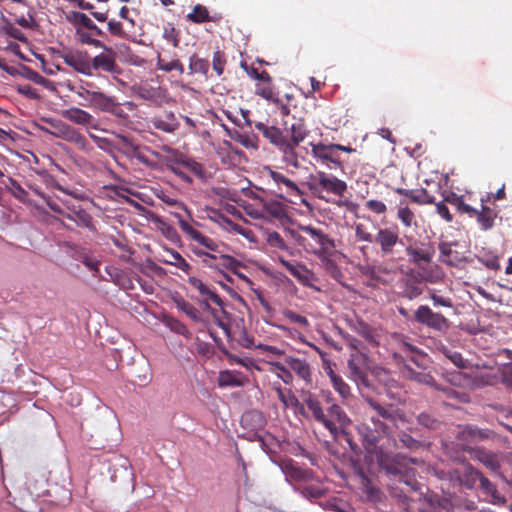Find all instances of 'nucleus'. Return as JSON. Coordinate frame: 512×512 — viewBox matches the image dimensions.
<instances>
[{
    "mask_svg": "<svg viewBox=\"0 0 512 512\" xmlns=\"http://www.w3.org/2000/svg\"><path fill=\"white\" fill-rule=\"evenodd\" d=\"M481 476V472L476 470L471 464L464 467L462 474L458 477L461 485L467 489H473Z\"/></svg>",
    "mask_w": 512,
    "mask_h": 512,
    "instance_id": "nucleus-36",
    "label": "nucleus"
},
{
    "mask_svg": "<svg viewBox=\"0 0 512 512\" xmlns=\"http://www.w3.org/2000/svg\"><path fill=\"white\" fill-rule=\"evenodd\" d=\"M268 175L279 188H281V186L284 187L285 193L288 196H302L303 192L300 190L297 184L281 172L269 169Z\"/></svg>",
    "mask_w": 512,
    "mask_h": 512,
    "instance_id": "nucleus-22",
    "label": "nucleus"
},
{
    "mask_svg": "<svg viewBox=\"0 0 512 512\" xmlns=\"http://www.w3.org/2000/svg\"><path fill=\"white\" fill-rule=\"evenodd\" d=\"M327 374L330 378V382L333 388L337 391L341 398L343 400H348L352 396L350 386L343 380L340 375L336 374L332 368H328Z\"/></svg>",
    "mask_w": 512,
    "mask_h": 512,
    "instance_id": "nucleus-33",
    "label": "nucleus"
},
{
    "mask_svg": "<svg viewBox=\"0 0 512 512\" xmlns=\"http://www.w3.org/2000/svg\"><path fill=\"white\" fill-rule=\"evenodd\" d=\"M72 17L75 27H83L84 30L94 33L95 36L104 35L103 31L86 14L73 12Z\"/></svg>",
    "mask_w": 512,
    "mask_h": 512,
    "instance_id": "nucleus-34",
    "label": "nucleus"
},
{
    "mask_svg": "<svg viewBox=\"0 0 512 512\" xmlns=\"http://www.w3.org/2000/svg\"><path fill=\"white\" fill-rule=\"evenodd\" d=\"M226 64L227 57L225 53L219 49L214 51L212 57V68L217 76H221L223 74Z\"/></svg>",
    "mask_w": 512,
    "mask_h": 512,
    "instance_id": "nucleus-51",
    "label": "nucleus"
},
{
    "mask_svg": "<svg viewBox=\"0 0 512 512\" xmlns=\"http://www.w3.org/2000/svg\"><path fill=\"white\" fill-rule=\"evenodd\" d=\"M354 330L363 338H365L369 344L373 346L378 345L375 330L370 325L366 324L364 321H357V323L354 326Z\"/></svg>",
    "mask_w": 512,
    "mask_h": 512,
    "instance_id": "nucleus-41",
    "label": "nucleus"
},
{
    "mask_svg": "<svg viewBox=\"0 0 512 512\" xmlns=\"http://www.w3.org/2000/svg\"><path fill=\"white\" fill-rule=\"evenodd\" d=\"M299 145H292L290 142H288V138L278 147L280 152L282 153V161L294 167L295 169H298L300 167L298 154L296 152V148Z\"/></svg>",
    "mask_w": 512,
    "mask_h": 512,
    "instance_id": "nucleus-31",
    "label": "nucleus"
},
{
    "mask_svg": "<svg viewBox=\"0 0 512 512\" xmlns=\"http://www.w3.org/2000/svg\"><path fill=\"white\" fill-rule=\"evenodd\" d=\"M488 199L489 196H487L486 199L482 197L481 208H474V213H468L470 218H476L478 225L483 231L491 230L494 227L495 219L497 217V212L484 204Z\"/></svg>",
    "mask_w": 512,
    "mask_h": 512,
    "instance_id": "nucleus-16",
    "label": "nucleus"
},
{
    "mask_svg": "<svg viewBox=\"0 0 512 512\" xmlns=\"http://www.w3.org/2000/svg\"><path fill=\"white\" fill-rule=\"evenodd\" d=\"M151 123L155 129L165 133H173L178 130L180 123L173 112H165L163 115L154 116Z\"/></svg>",
    "mask_w": 512,
    "mask_h": 512,
    "instance_id": "nucleus-24",
    "label": "nucleus"
},
{
    "mask_svg": "<svg viewBox=\"0 0 512 512\" xmlns=\"http://www.w3.org/2000/svg\"><path fill=\"white\" fill-rule=\"evenodd\" d=\"M285 363L306 385L312 384V371L310 364L305 359L287 357Z\"/></svg>",
    "mask_w": 512,
    "mask_h": 512,
    "instance_id": "nucleus-21",
    "label": "nucleus"
},
{
    "mask_svg": "<svg viewBox=\"0 0 512 512\" xmlns=\"http://www.w3.org/2000/svg\"><path fill=\"white\" fill-rule=\"evenodd\" d=\"M278 260L281 265L304 286H311L312 282L315 281L314 273L305 265L288 261L283 257H278Z\"/></svg>",
    "mask_w": 512,
    "mask_h": 512,
    "instance_id": "nucleus-15",
    "label": "nucleus"
},
{
    "mask_svg": "<svg viewBox=\"0 0 512 512\" xmlns=\"http://www.w3.org/2000/svg\"><path fill=\"white\" fill-rule=\"evenodd\" d=\"M302 235L297 237L299 245L310 253H313L319 257L330 254L334 248V242L325 234L321 229L314 228L312 226L301 227Z\"/></svg>",
    "mask_w": 512,
    "mask_h": 512,
    "instance_id": "nucleus-5",
    "label": "nucleus"
},
{
    "mask_svg": "<svg viewBox=\"0 0 512 512\" xmlns=\"http://www.w3.org/2000/svg\"><path fill=\"white\" fill-rule=\"evenodd\" d=\"M277 396L279 400L284 404L285 407L289 405H294L298 403V399L291 394V391L288 390L285 392L280 386L275 388Z\"/></svg>",
    "mask_w": 512,
    "mask_h": 512,
    "instance_id": "nucleus-58",
    "label": "nucleus"
},
{
    "mask_svg": "<svg viewBox=\"0 0 512 512\" xmlns=\"http://www.w3.org/2000/svg\"><path fill=\"white\" fill-rule=\"evenodd\" d=\"M81 262L88 268L90 269L91 271H93L94 273H98L99 272V265H100V262L90 256L89 254L85 253L83 254L82 258H81Z\"/></svg>",
    "mask_w": 512,
    "mask_h": 512,
    "instance_id": "nucleus-64",
    "label": "nucleus"
},
{
    "mask_svg": "<svg viewBox=\"0 0 512 512\" xmlns=\"http://www.w3.org/2000/svg\"><path fill=\"white\" fill-rule=\"evenodd\" d=\"M165 324L171 331H173L179 335H182L185 338L191 337V332L189 331L187 326L184 323H182L180 320L173 318V317H168L165 320Z\"/></svg>",
    "mask_w": 512,
    "mask_h": 512,
    "instance_id": "nucleus-49",
    "label": "nucleus"
},
{
    "mask_svg": "<svg viewBox=\"0 0 512 512\" xmlns=\"http://www.w3.org/2000/svg\"><path fill=\"white\" fill-rule=\"evenodd\" d=\"M414 320L420 325L441 333L450 328L448 318L439 312H434L428 305H420L415 310Z\"/></svg>",
    "mask_w": 512,
    "mask_h": 512,
    "instance_id": "nucleus-9",
    "label": "nucleus"
},
{
    "mask_svg": "<svg viewBox=\"0 0 512 512\" xmlns=\"http://www.w3.org/2000/svg\"><path fill=\"white\" fill-rule=\"evenodd\" d=\"M452 246L453 244L449 242H441L438 246L439 261L449 266H455L458 261L457 252L453 250Z\"/></svg>",
    "mask_w": 512,
    "mask_h": 512,
    "instance_id": "nucleus-37",
    "label": "nucleus"
},
{
    "mask_svg": "<svg viewBox=\"0 0 512 512\" xmlns=\"http://www.w3.org/2000/svg\"><path fill=\"white\" fill-rule=\"evenodd\" d=\"M367 209L376 213V214H384L387 211V207L384 202L380 200L371 199L368 200L365 204Z\"/></svg>",
    "mask_w": 512,
    "mask_h": 512,
    "instance_id": "nucleus-63",
    "label": "nucleus"
},
{
    "mask_svg": "<svg viewBox=\"0 0 512 512\" xmlns=\"http://www.w3.org/2000/svg\"><path fill=\"white\" fill-rule=\"evenodd\" d=\"M75 28H76L75 35H76L77 40L80 43L91 45L96 48L104 46V42L94 38V36H95L94 33L84 30L83 27H75Z\"/></svg>",
    "mask_w": 512,
    "mask_h": 512,
    "instance_id": "nucleus-43",
    "label": "nucleus"
},
{
    "mask_svg": "<svg viewBox=\"0 0 512 512\" xmlns=\"http://www.w3.org/2000/svg\"><path fill=\"white\" fill-rule=\"evenodd\" d=\"M418 423L429 429H436L439 421L428 413H421L418 415Z\"/></svg>",
    "mask_w": 512,
    "mask_h": 512,
    "instance_id": "nucleus-60",
    "label": "nucleus"
},
{
    "mask_svg": "<svg viewBox=\"0 0 512 512\" xmlns=\"http://www.w3.org/2000/svg\"><path fill=\"white\" fill-rule=\"evenodd\" d=\"M167 255L168 258L162 260L164 264L175 266L186 274L190 273L191 265L178 251L170 249L167 251Z\"/></svg>",
    "mask_w": 512,
    "mask_h": 512,
    "instance_id": "nucleus-35",
    "label": "nucleus"
},
{
    "mask_svg": "<svg viewBox=\"0 0 512 512\" xmlns=\"http://www.w3.org/2000/svg\"><path fill=\"white\" fill-rule=\"evenodd\" d=\"M256 129L277 147H279L287 139V135H285L282 130L274 126L258 123L256 124Z\"/></svg>",
    "mask_w": 512,
    "mask_h": 512,
    "instance_id": "nucleus-28",
    "label": "nucleus"
},
{
    "mask_svg": "<svg viewBox=\"0 0 512 512\" xmlns=\"http://www.w3.org/2000/svg\"><path fill=\"white\" fill-rule=\"evenodd\" d=\"M436 389L438 390H441L448 399H457L461 402H466L467 401V395L464 394V393H459L458 391H456L455 389L453 388H450V387H439V386H436Z\"/></svg>",
    "mask_w": 512,
    "mask_h": 512,
    "instance_id": "nucleus-62",
    "label": "nucleus"
},
{
    "mask_svg": "<svg viewBox=\"0 0 512 512\" xmlns=\"http://www.w3.org/2000/svg\"><path fill=\"white\" fill-rule=\"evenodd\" d=\"M107 26H108V31L113 36L125 38V39L129 38V32L125 30V28L123 27V24L121 22L116 21V20H110V21H108Z\"/></svg>",
    "mask_w": 512,
    "mask_h": 512,
    "instance_id": "nucleus-56",
    "label": "nucleus"
},
{
    "mask_svg": "<svg viewBox=\"0 0 512 512\" xmlns=\"http://www.w3.org/2000/svg\"><path fill=\"white\" fill-rule=\"evenodd\" d=\"M367 403L377 414L370 418L373 428L369 424L361 423L355 429L365 450L374 453L380 440L383 437H392L393 428H398L400 423L405 422V418L391 405H381L370 397L367 398Z\"/></svg>",
    "mask_w": 512,
    "mask_h": 512,
    "instance_id": "nucleus-1",
    "label": "nucleus"
},
{
    "mask_svg": "<svg viewBox=\"0 0 512 512\" xmlns=\"http://www.w3.org/2000/svg\"><path fill=\"white\" fill-rule=\"evenodd\" d=\"M180 229L187 234L192 240L196 241L199 245H201L205 250V252H217V249L223 248L224 244L218 243L212 238L204 235L199 230L195 229L185 220L179 221Z\"/></svg>",
    "mask_w": 512,
    "mask_h": 512,
    "instance_id": "nucleus-13",
    "label": "nucleus"
},
{
    "mask_svg": "<svg viewBox=\"0 0 512 512\" xmlns=\"http://www.w3.org/2000/svg\"><path fill=\"white\" fill-rule=\"evenodd\" d=\"M478 481L480 483V489L482 490V492L485 495H489L491 497V503L495 505H504L506 503L505 497L499 494L495 485L482 473Z\"/></svg>",
    "mask_w": 512,
    "mask_h": 512,
    "instance_id": "nucleus-30",
    "label": "nucleus"
},
{
    "mask_svg": "<svg viewBox=\"0 0 512 512\" xmlns=\"http://www.w3.org/2000/svg\"><path fill=\"white\" fill-rule=\"evenodd\" d=\"M398 477L399 481L409 486L411 490L417 491L420 489V484L416 479V472L414 469L405 467Z\"/></svg>",
    "mask_w": 512,
    "mask_h": 512,
    "instance_id": "nucleus-48",
    "label": "nucleus"
},
{
    "mask_svg": "<svg viewBox=\"0 0 512 512\" xmlns=\"http://www.w3.org/2000/svg\"><path fill=\"white\" fill-rule=\"evenodd\" d=\"M419 461L416 458H407L400 455L395 456L392 459H382L380 461V466L386 471L387 474L399 476L403 469L406 467L407 463L419 464Z\"/></svg>",
    "mask_w": 512,
    "mask_h": 512,
    "instance_id": "nucleus-20",
    "label": "nucleus"
},
{
    "mask_svg": "<svg viewBox=\"0 0 512 512\" xmlns=\"http://www.w3.org/2000/svg\"><path fill=\"white\" fill-rule=\"evenodd\" d=\"M218 385L220 387H239L242 382L231 371H222L218 377Z\"/></svg>",
    "mask_w": 512,
    "mask_h": 512,
    "instance_id": "nucleus-52",
    "label": "nucleus"
},
{
    "mask_svg": "<svg viewBox=\"0 0 512 512\" xmlns=\"http://www.w3.org/2000/svg\"><path fill=\"white\" fill-rule=\"evenodd\" d=\"M445 201L455 206L459 212L467 214L474 213V208L469 204L465 203L462 196H458L454 193L445 197Z\"/></svg>",
    "mask_w": 512,
    "mask_h": 512,
    "instance_id": "nucleus-50",
    "label": "nucleus"
},
{
    "mask_svg": "<svg viewBox=\"0 0 512 512\" xmlns=\"http://www.w3.org/2000/svg\"><path fill=\"white\" fill-rule=\"evenodd\" d=\"M285 135H287L288 142L292 145H299L308 135V130L304 119L293 118L292 123L288 126V122H284Z\"/></svg>",
    "mask_w": 512,
    "mask_h": 512,
    "instance_id": "nucleus-17",
    "label": "nucleus"
},
{
    "mask_svg": "<svg viewBox=\"0 0 512 512\" xmlns=\"http://www.w3.org/2000/svg\"><path fill=\"white\" fill-rule=\"evenodd\" d=\"M136 94L141 99L150 101L156 105L162 104L166 98L165 90L160 87H153L149 84L140 85L136 90Z\"/></svg>",
    "mask_w": 512,
    "mask_h": 512,
    "instance_id": "nucleus-25",
    "label": "nucleus"
},
{
    "mask_svg": "<svg viewBox=\"0 0 512 512\" xmlns=\"http://www.w3.org/2000/svg\"><path fill=\"white\" fill-rule=\"evenodd\" d=\"M61 116L70 122L86 127L88 131L90 129L97 130L99 127L94 116L88 111L79 107H70L68 109H64L61 111Z\"/></svg>",
    "mask_w": 512,
    "mask_h": 512,
    "instance_id": "nucleus-14",
    "label": "nucleus"
},
{
    "mask_svg": "<svg viewBox=\"0 0 512 512\" xmlns=\"http://www.w3.org/2000/svg\"><path fill=\"white\" fill-rule=\"evenodd\" d=\"M399 441L404 447L409 450H417L422 446V443L407 433H401L399 435Z\"/></svg>",
    "mask_w": 512,
    "mask_h": 512,
    "instance_id": "nucleus-59",
    "label": "nucleus"
},
{
    "mask_svg": "<svg viewBox=\"0 0 512 512\" xmlns=\"http://www.w3.org/2000/svg\"><path fill=\"white\" fill-rule=\"evenodd\" d=\"M308 186L314 193H326L338 197H342L347 191L345 181L323 171L310 175Z\"/></svg>",
    "mask_w": 512,
    "mask_h": 512,
    "instance_id": "nucleus-6",
    "label": "nucleus"
},
{
    "mask_svg": "<svg viewBox=\"0 0 512 512\" xmlns=\"http://www.w3.org/2000/svg\"><path fill=\"white\" fill-rule=\"evenodd\" d=\"M440 350L457 368L464 369L467 367V360L463 358L460 352L446 346H442Z\"/></svg>",
    "mask_w": 512,
    "mask_h": 512,
    "instance_id": "nucleus-45",
    "label": "nucleus"
},
{
    "mask_svg": "<svg viewBox=\"0 0 512 512\" xmlns=\"http://www.w3.org/2000/svg\"><path fill=\"white\" fill-rule=\"evenodd\" d=\"M186 17L189 21L196 24H201L210 21L216 23L221 19L220 15H210L208 9L201 4L195 5L192 9V12H190Z\"/></svg>",
    "mask_w": 512,
    "mask_h": 512,
    "instance_id": "nucleus-29",
    "label": "nucleus"
},
{
    "mask_svg": "<svg viewBox=\"0 0 512 512\" xmlns=\"http://www.w3.org/2000/svg\"><path fill=\"white\" fill-rule=\"evenodd\" d=\"M123 106L128 110L132 111L136 105L131 101H126L123 105L120 104L115 97L109 96L102 92L100 89L97 92V96L94 98L91 108L97 109L104 113L112 114L113 116L126 119L128 114L124 111Z\"/></svg>",
    "mask_w": 512,
    "mask_h": 512,
    "instance_id": "nucleus-8",
    "label": "nucleus"
},
{
    "mask_svg": "<svg viewBox=\"0 0 512 512\" xmlns=\"http://www.w3.org/2000/svg\"><path fill=\"white\" fill-rule=\"evenodd\" d=\"M53 126L59 130L65 140L73 142L82 147L86 145L87 140L85 136L75 128L61 122L56 125L53 124Z\"/></svg>",
    "mask_w": 512,
    "mask_h": 512,
    "instance_id": "nucleus-32",
    "label": "nucleus"
},
{
    "mask_svg": "<svg viewBox=\"0 0 512 512\" xmlns=\"http://www.w3.org/2000/svg\"><path fill=\"white\" fill-rule=\"evenodd\" d=\"M401 296L408 300H414L424 291L423 279L414 269L407 270L400 280Z\"/></svg>",
    "mask_w": 512,
    "mask_h": 512,
    "instance_id": "nucleus-11",
    "label": "nucleus"
},
{
    "mask_svg": "<svg viewBox=\"0 0 512 512\" xmlns=\"http://www.w3.org/2000/svg\"><path fill=\"white\" fill-rule=\"evenodd\" d=\"M355 235L356 238L360 241L368 243L374 242V236L369 231L368 227L363 223H358L355 225Z\"/></svg>",
    "mask_w": 512,
    "mask_h": 512,
    "instance_id": "nucleus-57",
    "label": "nucleus"
},
{
    "mask_svg": "<svg viewBox=\"0 0 512 512\" xmlns=\"http://www.w3.org/2000/svg\"><path fill=\"white\" fill-rule=\"evenodd\" d=\"M255 94L273 103H279L277 93L274 91L271 81H262L256 84Z\"/></svg>",
    "mask_w": 512,
    "mask_h": 512,
    "instance_id": "nucleus-39",
    "label": "nucleus"
},
{
    "mask_svg": "<svg viewBox=\"0 0 512 512\" xmlns=\"http://www.w3.org/2000/svg\"><path fill=\"white\" fill-rule=\"evenodd\" d=\"M374 243L378 246L381 257L389 262H398L404 259L399 249L404 242L400 238L398 226L379 228L374 236Z\"/></svg>",
    "mask_w": 512,
    "mask_h": 512,
    "instance_id": "nucleus-4",
    "label": "nucleus"
},
{
    "mask_svg": "<svg viewBox=\"0 0 512 512\" xmlns=\"http://www.w3.org/2000/svg\"><path fill=\"white\" fill-rule=\"evenodd\" d=\"M397 218L406 228H409L415 224L414 212L408 207L405 200H400L398 204Z\"/></svg>",
    "mask_w": 512,
    "mask_h": 512,
    "instance_id": "nucleus-38",
    "label": "nucleus"
},
{
    "mask_svg": "<svg viewBox=\"0 0 512 512\" xmlns=\"http://www.w3.org/2000/svg\"><path fill=\"white\" fill-rule=\"evenodd\" d=\"M157 69L162 70L164 72H171L176 70L179 74L184 73V66L178 59H172L171 61H166L160 55L157 57Z\"/></svg>",
    "mask_w": 512,
    "mask_h": 512,
    "instance_id": "nucleus-46",
    "label": "nucleus"
},
{
    "mask_svg": "<svg viewBox=\"0 0 512 512\" xmlns=\"http://www.w3.org/2000/svg\"><path fill=\"white\" fill-rule=\"evenodd\" d=\"M311 147L312 155L315 159L323 163L331 162L335 165V167H341V160L339 155L336 153L333 144L325 145L318 143L311 144Z\"/></svg>",
    "mask_w": 512,
    "mask_h": 512,
    "instance_id": "nucleus-18",
    "label": "nucleus"
},
{
    "mask_svg": "<svg viewBox=\"0 0 512 512\" xmlns=\"http://www.w3.org/2000/svg\"><path fill=\"white\" fill-rule=\"evenodd\" d=\"M405 253L408 255L410 263L418 268H423L424 265L432 262L435 250L430 243L415 242L405 247Z\"/></svg>",
    "mask_w": 512,
    "mask_h": 512,
    "instance_id": "nucleus-12",
    "label": "nucleus"
},
{
    "mask_svg": "<svg viewBox=\"0 0 512 512\" xmlns=\"http://www.w3.org/2000/svg\"><path fill=\"white\" fill-rule=\"evenodd\" d=\"M282 314L291 323H296L303 329H307V327L309 326L308 319L305 316L294 312L293 310L286 309L282 312Z\"/></svg>",
    "mask_w": 512,
    "mask_h": 512,
    "instance_id": "nucleus-54",
    "label": "nucleus"
},
{
    "mask_svg": "<svg viewBox=\"0 0 512 512\" xmlns=\"http://www.w3.org/2000/svg\"><path fill=\"white\" fill-rule=\"evenodd\" d=\"M303 402L312 418L329 431L333 440H338L341 436H344L350 448L353 451L357 449V444L350 439L346 431L351 424V420L338 404H331L325 411L320 400L310 392L306 394Z\"/></svg>",
    "mask_w": 512,
    "mask_h": 512,
    "instance_id": "nucleus-2",
    "label": "nucleus"
},
{
    "mask_svg": "<svg viewBox=\"0 0 512 512\" xmlns=\"http://www.w3.org/2000/svg\"><path fill=\"white\" fill-rule=\"evenodd\" d=\"M396 193L403 195L409 198L412 202L424 205V204H433L435 203V196L425 188L421 189H404L397 188L395 190Z\"/></svg>",
    "mask_w": 512,
    "mask_h": 512,
    "instance_id": "nucleus-23",
    "label": "nucleus"
},
{
    "mask_svg": "<svg viewBox=\"0 0 512 512\" xmlns=\"http://www.w3.org/2000/svg\"><path fill=\"white\" fill-rule=\"evenodd\" d=\"M122 140L132 149L131 155L133 158L146 166L152 167L154 165L146 154L148 151L147 148H141L140 146L133 144L127 137H122Z\"/></svg>",
    "mask_w": 512,
    "mask_h": 512,
    "instance_id": "nucleus-42",
    "label": "nucleus"
},
{
    "mask_svg": "<svg viewBox=\"0 0 512 512\" xmlns=\"http://www.w3.org/2000/svg\"><path fill=\"white\" fill-rule=\"evenodd\" d=\"M61 58L64 63L77 73L91 76V55L86 50L68 49L63 51Z\"/></svg>",
    "mask_w": 512,
    "mask_h": 512,
    "instance_id": "nucleus-10",
    "label": "nucleus"
},
{
    "mask_svg": "<svg viewBox=\"0 0 512 512\" xmlns=\"http://www.w3.org/2000/svg\"><path fill=\"white\" fill-rule=\"evenodd\" d=\"M102 51L91 57V76L94 72H104L110 75H120L122 69L117 63V52L104 43L99 47Z\"/></svg>",
    "mask_w": 512,
    "mask_h": 512,
    "instance_id": "nucleus-7",
    "label": "nucleus"
},
{
    "mask_svg": "<svg viewBox=\"0 0 512 512\" xmlns=\"http://www.w3.org/2000/svg\"><path fill=\"white\" fill-rule=\"evenodd\" d=\"M190 74L207 75L209 71V62L206 59L199 58L197 55H192L189 60Z\"/></svg>",
    "mask_w": 512,
    "mask_h": 512,
    "instance_id": "nucleus-44",
    "label": "nucleus"
},
{
    "mask_svg": "<svg viewBox=\"0 0 512 512\" xmlns=\"http://www.w3.org/2000/svg\"><path fill=\"white\" fill-rule=\"evenodd\" d=\"M429 298L432 300L434 306H442L447 308L453 307L452 299L438 295L435 292H431Z\"/></svg>",
    "mask_w": 512,
    "mask_h": 512,
    "instance_id": "nucleus-61",
    "label": "nucleus"
},
{
    "mask_svg": "<svg viewBox=\"0 0 512 512\" xmlns=\"http://www.w3.org/2000/svg\"><path fill=\"white\" fill-rule=\"evenodd\" d=\"M191 251L195 256L200 258V262L203 267L211 269L215 273H219L226 280L231 281L230 276L227 274L228 271L235 275L243 277L239 269L243 268L244 265L233 256L225 254L222 248L217 249V252H205L204 249L199 247H192Z\"/></svg>",
    "mask_w": 512,
    "mask_h": 512,
    "instance_id": "nucleus-3",
    "label": "nucleus"
},
{
    "mask_svg": "<svg viewBox=\"0 0 512 512\" xmlns=\"http://www.w3.org/2000/svg\"><path fill=\"white\" fill-rule=\"evenodd\" d=\"M266 242L270 247L277 248L280 250H288V246L285 243L284 239L276 231L267 233Z\"/></svg>",
    "mask_w": 512,
    "mask_h": 512,
    "instance_id": "nucleus-53",
    "label": "nucleus"
},
{
    "mask_svg": "<svg viewBox=\"0 0 512 512\" xmlns=\"http://www.w3.org/2000/svg\"><path fill=\"white\" fill-rule=\"evenodd\" d=\"M471 457L481 462L485 467L493 472H498L500 469V462L497 455L483 448L471 449Z\"/></svg>",
    "mask_w": 512,
    "mask_h": 512,
    "instance_id": "nucleus-26",
    "label": "nucleus"
},
{
    "mask_svg": "<svg viewBox=\"0 0 512 512\" xmlns=\"http://www.w3.org/2000/svg\"><path fill=\"white\" fill-rule=\"evenodd\" d=\"M69 90L84 100L83 102H80V105L91 107L99 89H86L83 88V86L76 85L70 86Z\"/></svg>",
    "mask_w": 512,
    "mask_h": 512,
    "instance_id": "nucleus-40",
    "label": "nucleus"
},
{
    "mask_svg": "<svg viewBox=\"0 0 512 512\" xmlns=\"http://www.w3.org/2000/svg\"><path fill=\"white\" fill-rule=\"evenodd\" d=\"M68 209L70 212H64V218L76 222L78 226L85 227L91 231L95 230L92 216L80 205L73 204L68 206Z\"/></svg>",
    "mask_w": 512,
    "mask_h": 512,
    "instance_id": "nucleus-19",
    "label": "nucleus"
},
{
    "mask_svg": "<svg viewBox=\"0 0 512 512\" xmlns=\"http://www.w3.org/2000/svg\"><path fill=\"white\" fill-rule=\"evenodd\" d=\"M163 37L165 40L170 42L173 45V47H178L180 42L179 32L171 23H168L164 26Z\"/></svg>",
    "mask_w": 512,
    "mask_h": 512,
    "instance_id": "nucleus-55",
    "label": "nucleus"
},
{
    "mask_svg": "<svg viewBox=\"0 0 512 512\" xmlns=\"http://www.w3.org/2000/svg\"><path fill=\"white\" fill-rule=\"evenodd\" d=\"M363 357L359 355H352L348 360V369L351 378L358 384L369 386V380L366 372L362 367Z\"/></svg>",
    "mask_w": 512,
    "mask_h": 512,
    "instance_id": "nucleus-27",
    "label": "nucleus"
},
{
    "mask_svg": "<svg viewBox=\"0 0 512 512\" xmlns=\"http://www.w3.org/2000/svg\"><path fill=\"white\" fill-rule=\"evenodd\" d=\"M176 306L179 310L185 313L192 321L200 322L202 317L200 311L191 303L180 299L176 301Z\"/></svg>",
    "mask_w": 512,
    "mask_h": 512,
    "instance_id": "nucleus-47",
    "label": "nucleus"
}]
</instances>
